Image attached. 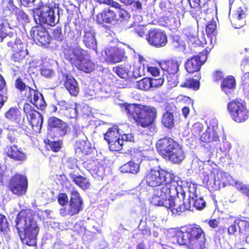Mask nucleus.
Here are the masks:
<instances>
[{
  "label": "nucleus",
  "instance_id": "nucleus-38",
  "mask_svg": "<svg viewBox=\"0 0 249 249\" xmlns=\"http://www.w3.org/2000/svg\"><path fill=\"white\" fill-rule=\"evenodd\" d=\"M18 7L14 4L12 0H8L2 5V13L3 16L6 18V20H9L10 17L13 15Z\"/></svg>",
  "mask_w": 249,
  "mask_h": 249
},
{
  "label": "nucleus",
  "instance_id": "nucleus-46",
  "mask_svg": "<svg viewBox=\"0 0 249 249\" xmlns=\"http://www.w3.org/2000/svg\"><path fill=\"white\" fill-rule=\"evenodd\" d=\"M107 143L109 150L114 152L121 150L124 145L123 140L120 137Z\"/></svg>",
  "mask_w": 249,
  "mask_h": 249
},
{
  "label": "nucleus",
  "instance_id": "nucleus-21",
  "mask_svg": "<svg viewBox=\"0 0 249 249\" xmlns=\"http://www.w3.org/2000/svg\"><path fill=\"white\" fill-rule=\"evenodd\" d=\"M30 34L33 39L37 40L41 46L49 45L52 40V37L48 31L41 25L33 26Z\"/></svg>",
  "mask_w": 249,
  "mask_h": 249
},
{
  "label": "nucleus",
  "instance_id": "nucleus-62",
  "mask_svg": "<svg viewBox=\"0 0 249 249\" xmlns=\"http://www.w3.org/2000/svg\"><path fill=\"white\" fill-rule=\"evenodd\" d=\"M118 13L120 18L122 20H127L130 17V15L128 12L122 8L119 9Z\"/></svg>",
  "mask_w": 249,
  "mask_h": 249
},
{
  "label": "nucleus",
  "instance_id": "nucleus-1",
  "mask_svg": "<svg viewBox=\"0 0 249 249\" xmlns=\"http://www.w3.org/2000/svg\"><path fill=\"white\" fill-rule=\"evenodd\" d=\"M175 178L173 173L162 169H151L146 172L143 180L147 186L155 188L162 185L153 192L152 201L155 205L168 208L170 199L178 196L179 194L182 199H185V192Z\"/></svg>",
  "mask_w": 249,
  "mask_h": 249
},
{
  "label": "nucleus",
  "instance_id": "nucleus-37",
  "mask_svg": "<svg viewBox=\"0 0 249 249\" xmlns=\"http://www.w3.org/2000/svg\"><path fill=\"white\" fill-rule=\"evenodd\" d=\"M75 149L77 152L88 155L90 153L92 148L89 146L88 142L85 140H79L75 142Z\"/></svg>",
  "mask_w": 249,
  "mask_h": 249
},
{
  "label": "nucleus",
  "instance_id": "nucleus-12",
  "mask_svg": "<svg viewBox=\"0 0 249 249\" xmlns=\"http://www.w3.org/2000/svg\"><path fill=\"white\" fill-rule=\"evenodd\" d=\"M180 65V62L173 58L162 60L159 63L163 74L166 76L168 84L171 87L177 86L178 83L177 74L179 71Z\"/></svg>",
  "mask_w": 249,
  "mask_h": 249
},
{
  "label": "nucleus",
  "instance_id": "nucleus-20",
  "mask_svg": "<svg viewBox=\"0 0 249 249\" xmlns=\"http://www.w3.org/2000/svg\"><path fill=\"white\" fill-rule=\"evenodd\" d=\"M59 106V116L63 118L73 119L77 116L78 105L73 102H70L65 100L58 101Z\"/></svg>",
  "mask_w": 249,
  "mask_h": 249
},
{
  "label": "nucleus",
  "instance_id": "nucleus-26",
  "mask_svg": "<svg viewBox=\"0 0 249 249\" xmlns=\"http://www.w3.org/2000/svg\"><path fill=\"white\" fill-rule=\"evenodd\" d=\"M5 117L9 120L15 122L20 126L26 132L29 131L26 129L25 125L22 123L24 120L19 110L16 107H11L5 113Z\"/></svg>",
  "mask_w": 249,
  "mask_h": 249
},
{
  "label": "nucleus",
  "instance_id": "nucleus-9",
  "mask_svg": "<svg viewBox=\"0 0 249 249\" xmlns=\"http://www.w3.org/2000/svg\"><path fill=\"white\" fill-rule=\"evenodd\" d=\"M227 110L231 119L236 123H243L249 117V110L246 103L241 99L236 98L229 102Z\"/></svg>",
  "mask_w": 249,
  "mask_h": 249
},
{
  "label": "nucleus",
  "instance_id": "nucleus-19",
  "mask_svg": "<svg viewBox=\"0 0 249 249\" xmlns=\"http://www.w3.org/2000/svg\"><path fill=\"white\" fill-rule=\"evenodd\" d=\"M237 231L241 234L249 232V217L242 216L236 218L227 230L230 237L235 236Z\"/></svg>",
  "mask_w": 249,
  "mask_h": 249
},
{
  "label": "nucleus",
  "instance_id": "nucleus-53",
  "mask_svg": "<svg viewBox=\"0 0 249 249\" xmlns=\"http://www.w3.org/2000/svg\"><path fill=\"white\" fill-rule=\"evenodd\" d=\"M126 153L129 155L134 160L138 159L139 157H142V154L141 150L135 147L128 148Z\"/></svg>",
  "mask_w": 249,
  "mask_h": 249
},
{
  "label": "nucleus",
  "instance_id": "nucleus-3",
  "mask_svg": "<svg viewBox=\"0 0 249 249\" xmlns=\"http://www.w3.org/2000/svg\"><path fill=\"white\" fill-rule=\"evenodd\" d=\"M35 217V212L32 210L24 209L17 214L16 219V227L18 231L19 232L21 230L24 231L23 236L20 235L21 242L28 246L37 245L39 228Z\"/></svg>",
  "mask_w": 249,
  "mask_h": 249
},
{
  "label": "nucleus",
  "instance_id": "nucleus-42",
  "mask_svg": "<svg viewBox=\"0 0 249 249\" xmlns=\"http://www.w3.org/2000/svg\"><path fill=\"white\" fill-rule=\"evenodd\" d=\"M162 124L166 128L171 129L175 126L174 117L172 113L167 111L161 117Z\"/></svg>",
  "mask_w": 249,
  "mask_h": 249
},
{
  "label": "nucleus",
  "instance_id": "nucleus-16",
  "mask_svg": "<svg viewBox=\"0 0 249 249\" xmlns=\"http://www.w3.org/2000/svg\"><path fill=\"white\" fill-rule=\"evenodd\" d=\"M148 44L156 48L163 47L167 44L168 38L165 32L159 28H151L146 35Z\"/></svg>",
  "mask_w": 249,
  "mask_h": 249
},
{
  "label": "nucleus",
  "instance_id": "nucleus-58",
  "mask_svg": "<svg viewBox=\"0 0 249 249\" xmlns=\"http://www.w3.org/2000/svg\"><path fill=\"white\" fill-rule=\"evenodd\" d=\"M212 78L213 81L215 82L222 81L224 78L223 72L220 70L214 71L212 74Z\"/></svg>",
  "mask_w": 249,
  "mask_h": 249
},
{
  "label": "nucleus",
  "instance_id": "nucleus-4",
  "mask_svg": "<svg viewBox=\"0 0 249 249\" xmlns=\"http://www.w3.org/2000/svg\"><path fill=\"white\" fill-rule=\"evenodd\" d=\"M65 58L78 70L85 73H90L96 68L91 59L90 53L79 47H68L63 50Z\"/></svg>",
  "mask_w": 249,
  "mask_h": 249
},
{
  "label": "nucleus",
  "instance_id": "nucleus-14",
  "mask_svg": "<svg viewBox=\"0 0 249 249\" xmlns=\"http://www.w3.org/2000/svg\"><path fill=\"white\" fill-rule=\"evenodd\" d=\"M70 130L68 124L62 119L55 116H51L47 121V134L51 139L63 137Z\"/></svg>",
  "mask_w": 249,
  "mask_h": 249
},
{
  "label": "nucleus",
  "instance_id": "nucleus-57",
  "mask_svg": "<svg viewBox=\"0 0 249 249\" xmlns=\"http://www.w3.org/2000/svg\"><path fill=\"white\" fill-rule=\"evenodd\" d=\"M151 80L152 89L158 88L161 86L163 85L164 81V78L162 77L159 78H151Z\"/></svg>",
  "mask_w": 249,
  "mask_h": 249
},
{
  "label": "nucleus",
  "instance_id": "nucleus-31",
  "mask_svg": "<svg viewBox=\"0 0 249 249\" xmlns=\"http://www.w3.org/2000/svg\"><path fill=\"white\" fill-rule=\"evenodd\" d=\"M200 140L208 143L219 141V138L214 127L208 126L205 132L200 136Z\"/></svg>",
  "mask_w": 249,
  "mask_h": 249
},
{
  "label": "nucleus",
  "instance_id": "nucleus-55",
  "mask_svg": "<svg viewBox=\"0 0 249 249\" xmlns=\"http://www.w3.org/2000/svg\"><path fill=\"white\" fill-rule=\"evenodd\" d=\"M19 137L18 132L16 130L10 131L7 135V138L11 143H17Z\"/></svg>",
  "mask_w": 249,
  "mask_h": 249
},
{
  "label": "nucleus",
  "instance_id": "nucleus-34",
  "mask_svg": "<svg viewBox=\"0 0 249 249\" xmlns=\"http://www.w3.org/2000/svg\"><path fill=\"white\" fill-rule=\"evenodd\" d=\"M236 86L235 78L231 75H228L224 78L221 83V90L226 94L230 93L231 90H234Z\"/></svg>",
  "mask_w": 249,
  "mask_h": 249
},
{
  "label": "nucleus",
  "instance_id": "nucleus-24",
  "mask_svg": "<svg viewBox=\"0 0 249 249\" xmlns=\"http://www.w3.org/2000/svg\"><path fill=\"white\" fill-rule=\"evenodd\" d=\"M116 20V15L115 12L110 9H105L97 15L96 21L106 29H109L105 23L111 24Z\"/></svg>",
  "mask_w": 249,
  "mask_h": 249
},
{
  "label": "nucleus",
  "instance_id": "nucleus-32",
  "mask_svg": "<svg viewBox=\"0 0 249 249\" xmlns=\"http://www.w3.org/2000/svg\"><path fill=\"white\" fill-rule=\"evenodd\" d=\"M69 177L72 182L82 190H86L89 188L91 184L89 178L72 173L69 174Z\"/></svg>",
  "mask_w": 249,
  "mask_h": 249
},
{
  "label": "nucleus",
  "instance_id": "nucleus-15",
  "mask_svg": "<svg viewBox=\"0 0 249 249\" xmlns=\"http://www.w3.org/2000/svg\"><path fill=\"white\" fill-rule=\"evenodd\" d=\"M7 46L12 49L13 53L11 59L15 63H21L29 53L27 44L19 37H17L14 42H8Z\"/></svg>",
  "mask_w": 249,
  "mask_h": 249
},
{
  "label": "nucleus",
  "instance_id": "nucleus-23",
  "mask_svg": "<svg viewBox=\"0 0 249 249\" xmlns=\"http://www.w3.org/2000/svg\"><path fill=\"white\" fill-rule=\"evenodd\" d=\"M217 179L214 178L211 185L209 184V189L215 191L219 190L230 184L231 176L225 172L218 171L217 173Z\"/></svg>",
  "mask_w": 249,
  "mask_h": 249
},
{
  "label": "nucleus",
  "instance_id": "nucleus-6",
  "mask_svg": "<svg viewBox=\"0 0 249 249\" xmlns=\"http://www.w3.org/2000/svg\"><path fill=\"white\" fill-rule=\"evenodd\" d=\"M14 85L23 99L32 104L37 109L44 110L45 108L46 103L42 94L33 89L31 83L26 84L21 77H18L15 80Z\"/></svg>",
  "mask_w": 249,
  "mask_h": 249
},
{
  "label": "nucleus",
  "instance_id": "nucleus-33",
  "mask_svg": "<svg viewBox=\"0 0 249 249\" xmlns=\"http://www.w3.org/2000/svg\"><path fill=\"white\" fill-rule=\"evenodd\" d=\"M206 15H209L211 20L207 24L205 28V32L207 35H211L214 33L216 30V23L214 19L215 12L213 8H208L204 10Z\"/></svg>",
  "mask_w": 249,
  "mask_h": 249
},
{
  "label": "nucleus",
  "instance_id": "nucleus-2",
  "mask_svg": "<svg viewBox=\"0 0 249 249\" xmlns=\"http://www.w3.org/2000/svg\"><path fill=\"white\" fill-rule=\"evenodd\" d=\"M128 119L133 121L138 128H156L155 121L157 117L156 107L151 106L138 104L124 103Z\"/></svg>",
  "mask_w": 249,
  "mask_h": 249
},
{
  "label": "nucleus",
  "instance_id": "nucleus-27",
  "mask_svg": "<svg viewBox=\"0 0 249 249\" xmlns=\"http://www.w3.org/2000/svg\"><path fill=\"white\" fill-rule=\"evenodd\" d=\"M63 76L66 78L64 82L65 88L71 96H77L80 91L77 81L71 76L66 74H64Z\"/></svg>",
  "mask_w": 249,
  "mask_h": 249
},
{
  "label": "nucleus",
  "instance_id": "nucleus-51",
  "mask_svg": "<svg viewBox=\"0 0 249 249\" xmlns=\"http://www.w3.org/2000/svg\"><path fill=\"white\" fill-rule=\"evenodd\" d=\"M171 46L174 49L181 48L184 46V41L178 36H174L172 37Z\"/></svg>",
  "mask_w": 249,
  "mask_h": 249
},
{
  "label": "nucleus",
  "instance_id": "nucleus-36",
  "mask_svg": "<svg viewBox=\"0 0 249 249\" xmlns=\"http://www.w3.org/2000/svg\"><path fill=\"white\" fill-rule=\"evenodd\" d=\"M207 239L206 236L204 238L195 239L185 242L188 249H205Z\"/></svg>",
  "mask_w": 249,
  "mask_h": 249
},
{
  "label": "nucleus",
  "instance_id": "nucleus-39",
  "mask_svg": "<svg viewBox=\"0 0 249 249\" xmlns=\"http://www.w3.org/2000/svg\"><path fill=\"white\" fill-rule=\"evenodd\" d=\"M119 130L120 129L117 125H113L112 127L109 128L107 132L104 135V139L107 142H108L121 137Z\"/></svg>",
  "mask_w": 249,
  "mask_h": 249
},
{
  "label": "nucleus",
  "instance_id": "nucleus-64",
  "mask_svg": "<svg viewBox=\"0 0 249 249\" xmlns=\"http://www.w3.org/2000/svg\"><path fill=\"white\" fill-rule=\"evenodd\" d=\"M226 228L223 226L220 227L215 231V235L219 238H224L225 236Z\"/></svg>",
  "mask_w": 249,
  "mask_h": 249
},
{
  "label": "nucleus",
  "instance_id": "nucleus-52",
  "mask_svg": "<svg viewBox=\"0 0 249 249\" xmlns=\"http://www.w3.org/2000/svg\"><path fill=\"white\" fill-rule=\"evenodd\" d=\"M9 27L3 23L0 24V42H2L4 38L9 34Z\"/></svg>",
  "mask_w": 249,
  "mask_h": 249
},
{
  "label": "nucleus",
  "instance_id": "nucleus-7",
  "mask_svg": "<svg viewBox=\"0 0 249 249\" xmlns=\"http://www.w3.org/2000/svg\"><path fill=\"white\" fill-rule=\"evenodd\" d=\"M58 0H41L34 12L37 14L40 22L54 26L56 23L54 9L58 8Z\"/></svg>",
  "mask_w": 249,
  "mask_h": 249
},
{
  "label": "nucleus",
  "instance_id": "nucleus-63",
  "mask_svg": "<svg viewBox=\"0 0 249 249\" xmlns=\"http://www.w3.org/2000/svg\"><path fill=\"white\" fill-rule=\"evenodd\" d=\"M147 71L153 76H157L160 74V71L158 68L153 66H148L146 68Z\"/></svg>",
  "mask_w": 249,
  "mask_h": 249
},
{
  "label": "nucleus",
  "instance_id": "nucleus-11",
  "mask_svg": "<svg viewBox=\"0 0 249 249\" xmlns=\"http://www.w3.org/2000/svg\"><path fill=\"white\" fill-rule=\"evenodd\" d=\"M23 111L32 127V130H30L25 125L26 129L29 131L27 133L30 134L40 133L44 120L43 115L28 103L24 104Z\"/></svg>",
  "mask_w": 249,
  "mask_h": 249
},
{
  "label": "nucleus",
  "instance_id": "nucleus-59",
  "mask_svg": "<svg viewBox=\"0 0 249 249\" xmlns=\"http://www.w3.org/2000/svg\"><path fill=\"white\" fill-rule=\"evenodd\" d=\"M138 61L140 64L139 66V69H142V71L143 72L147 68V67L148 66L147 61L143 56L140 54L138 55Z\"/></svg>",
  "mask_w": 249,
  "mask_h": 249
},
{
  "label": "nucleus",
  "instance_id": "nucleus-35",
  "mask_svg": "<svg viewBox=\"0 0 249 249\" xmlns=\"http://www.w3.org/2000/svg\"><path fill=\"white\" fill-rule=\"evenodd\" d=\"M131 67L128 64H122L114 67L112 71L121 78L127 80L130 77Z\"/></svg>",
  "mask_w": 249,
  "mask_h": 249
},
{
  "label": "nucleus",
  "instance_id": "nucleus-61",
  "mask_svg": "<svg viewBox=\"0 0 249 249\" xmlns=\"http://www.w3.org/2000/svg\"><path fill=\"white\" fill-rule=\"evenodd\" d=\"M8 222L4 215L0 214V231H3L8 228Z\"/></svg>",
  "mask_w": 249,
  "mask_h": 249
},
{
  "label": "nucleus",
  "instance_id": "nucleus-41",
  "mask_svg": "<svg viewBox=\"0 0 249 249\" xmlns=\"http://www.w3.org/2000/svg\"><path fill=\"white\" fill-rule=\"evenodd\" d=\"M121 168L122 172L136 174L139 172L140 164L130 161L123 165Z\"/></svg>",
  "mask_w": 249,
  "mask_h": 249
},
{
  "label": "nucleus",
  "instance_id": "nucleus-28",
  "mask_svg": "<svg viewBox=\"0 0 249 249\" xmlns=\"http://www.w3.org/2000/svg\"><path fill=\"white\" fill-rule=\"evenodd\" d=\"M84 167L92 174H98L104 170V167L101 160L96 158L88 160L83 162Z\"/></svg>",
  "mask_w": 249,
  "mask_h": 249
},
{
  "label": "nucleus",
  "instance_id": "nucleus-44",
  "mask_svg": "<svg viewBox=\"0 0 249 249\" xmlns=\"http://www.w3.org/2000/svg\"><path fill=\"white\" fill-rule=\"evenodd\" d=\"M151 78L145 77L139 81L136 84V88L140 90L148 91L152 89Z\"/></svg>",
  "mask_w": 249,
  "mask_h": 249
},
{
  "label": "nucleus",
  "instance_id": "nucleus-60",
  "mask_svg": "<svg viewBox=\"0 0 249 249\" xmlns=\"http://www.w3.org/2000/svg\"><path fill=\"white\" fill-rule=\"evenodd\" d=\"M187 188L188 189V192L190 193L189 196H194L196 195L197 191V185L195 183L189 182L187 183Z\"/></svg>",
  "mask_w": 249,
  "mask_h": 249
},
{
  "label": "nucleus",
  "instance_id": "nucleus-50",
  "mask_svg": "<svg viewBox=\"0 0 249 249\" xmlns=\"http://www.w3.org/2000/svg\"><path fill=\"white\" fill-rule=\"evenodd\" d=\"M72 230L80 235H85L86 231V227L82 221L76 222L71 229Z\"/></svg>",
  "mask_w": 249,
  "mask_h": 249
},
{
  "label": "nucleus",
  "instance_id": "nucleus-18",
  "mask_svg": "<svg viewBox=\"0 0 249 249\" xmlns=\"http://www.w3.org/2000/svg\"><path fill=\"white\" fill-rule=\"evenodd\" d=\"M208 53L207 50L205 49L197 55H194L188 59L184 64L186 71L189 73L199 71L201 66L207 59Z\"/></svg>",
  "mask_w": 249,
  "mask_h": 249
},
{
  "label": "nucleus",
  "instance_id": "nucleus-56",
  "mask_svg": "<svg viewBox=\"0 0 249 249\" xmlns=\"http://www.w3.org/2000/svg\"><path fill=\"white\" fill-rule=\"evenodd\" d=\"M57 201L58 204L62 206L67 204L69 202L67 195L65 193H59L57 196Z\"/></svg>",
  "mask_w": 249,
  "mask_h": 249
},
{
  "label": "nucleus",
  "instance_id": "nucleus-22",
  "mask_svg": "<svg viewBox=\"0 0 249 249\" xmlns=\"http://www.w3.org/2000/svg\"><path fill=\"white\" fill-rule=\"evenodd\" d=\"M107 56L106 61L111 64H115L125 61L127 56L124 49L118 47H111L106 51Z\"/></svg>",
  "mask_w": 249,
  "mask_h": 249
},
{
  "label": "nucleus",
  "instance_id": "nucleus-29",
  "mask_svg": "<svg viewBox=\"0 0 249 249\" xmlns=\"http://www.w3.org/2000/svg\"><path fill=\"white\" fill-rule=\"evenodd\" d=\"M6 153L9 158L16 161H23L27 158L26 154L18 148L16 145L7 146Z\"/></svg>",
  "mask_w": 249,
  "mask_h": 249
},
{
  "label": "nucleus",
  "instance_id": "nucleus-54",
  "mask_svg": "<svg viewBox=\"0 0 249 249\" xmlns=\"http://www.w3.org/2000/svg\"><path fill=\"white\" fill-rule=\"evenodd\" d=\"M41 74L47 78H51L54 74V71L47 67H43L40 69Z\"/></svg>",
  "mask_w": 249,
  "mask_h": 249
},
{
  "label": "nucleus",
  "instance_id": "nucleus-10",
  "mask_svg": "<svg viewBox=\"0 0 249 249\" xmlns=\"http://www.w3.org/2000/svg\"><path fill=\"white\" fill-rule=\"evenodd\" d=\"M178 242L180 245H185V242L189 240L204 238L205 232L199 225L192 224L181 227L176 232Z\"/></svg>",
  "mask_w": 249,
  "mask_h": 249
},
{
  "label": "nucleus",
  "instance_id": "nucleus-43",
  "mask_svg": "<svg viewBox=\"0 0 249 249\" xmlns=\"http://www.w3.org/2000/svg\"><path fill=\"white\" fill-rule=\"evenodd\" d=\"M181 88L191 89L194 90H197L199 89L200 82L193 78H189L185 79L180 85Z\"/></svg>",
  "mask_w": 249,
  "mask_h": 249
},
{
  "label": "nucleus",
  "instance_id": "nucleus-49",
  "mask_svg": "<svg viewBox=\"0 0 249 249\" xmlns=\"http://www.w3.org/2000/svg\"><path fill=\"white\" fill-rule=\"evenodd\" d=\"M204 129V126L203 125L199 123V122H196L193 124L192 125V127L191 128V132L192 134L196 137L200 136L201 132Z\"/></svg>",
  "mask_w": 249,
  "mask_h": 249
},
{
  "label": "nucleus",
  "instance_id": "nucleus-47",
  "mask_svg": "<svg viewBox=\"0 0 249 249\" xmlns=\"http://www.w3.org/2000/svg\"><path fill=\"white\" fill-rule=\"evenodd\" d=\"M185 36L187 38L188 44L194 45L198 43V33L195 30L191 29H188L186 31Z\"/></svg>",
  "mask_w": 249,
  "mask_h": 249
},
{
  "label": "nucleus",
  "instance_id": "nucleus-25",
  "mask_svg": "<svg viewBox=\"0 0 249 249\" xmlns=\"http://www.w3.org/2000/svg\"><path fill=\"white\" fill-rule=\"evenodd\" d=\"M202 169V174L204 176L202 178L203 183L209 189V184H212L215 178V175L217 174L218 170L210 164H204Z\"/></svg>",
  "mask_w": 249,
  "mask_h": 249
},
{
  "label": "nucleus",
  "instance_id": "nucleus-8",
  "mask_svg": "<svg viewBox=\"0 0 249 249\" xmlns=\"http://www.w3.org/2000/svg\"><path fill=\"white\" fill-rule=\"evenodd\" d=\"M168 205V209L170 210L174 215H180L186 211H192L194 207L198 210L203 209L206 205L204 199L197 195L194 196H189L186 202L183 201L182 203L177 205L175 197L171 199Z\"/></svg>",
  "mask_w": 249,
  "mask_h": 249
},
{
  "label": "nucleus",
  "instance_id": "nucleus-40",
  "mask_svg": "<svg viewBox=\"0 0 249 249\" xmlns=\"http://www.w3.org/2000/svg\"><path fill=\"white\" fill-rule=\"evenodd\" d=\"M188 1L191 7L189 11L190 14L195 18H199L202 13L200 0H188Z\"/></svg>",
  "mask_w": 249,
  "mask_h": 249
},
{
  "label": "nucleus",
  "instance_id": "nucleus-45",
  "mask_svg": "<svg viewBox=\"0 0 249 249\" xmlns=\"http://www.w3.org/2000/svg\"><path fill=\"white\" fill-rule=\"evenodd\" d=\"M17 20L21 24H26L29 21V16L22 10L18 7L14 13Z\"/></svg>",
  "mask_w": 249,
  "mask_h": 249
},
{
  "label": "nucleus",
  "instance_id": "nucleus-5",
  "mask_svg": "<svg viewBox=\"0 0 249 249\" xmlns=\"http://www.w3.org/2000/svg\"><path fill=\"white\" fill-rule=\"evenodd\" d=\"M158 153L173 163H180L185 158L182 146L173 138L165 136L159 139L156 144Z\"/></svg>",
  "mask_w": 249,
  "mask_h": 249
},
{
  "label": "nucleus",
  "instance_id": "nucleus-13",
  "mask_svg": "<svg viewBox=\"0 0 249 249\" xmlns=\"http://www.w3.org/2000/svg\"><path fill=\"white\" fill-rule=\"evenodd\" d=\"M28 181L27 177L21 174L16 173L7 180L6 188L13 195L17 196L25 195L27 191Z\"/></svg>",
  "mask_w": 249,
  "mask_h": 249
},
{
  "label": "nucleus",
  "instance_id": "nucleus-48",
  "mask_svg": "<svg viewBox=\"0 0 249 249\" xmlns=\"http://www.w3.org/2000/svg\"><path fill=\"white\" fill-rule=\"evenodd\" d=\"M45 144L49 146L50 149L53 152H57L61 149L62 146V141L58 140L56 141H52L47 140L44 141Z\"/></svg>",
  "mask_w": 249,
  "mask_h": 249
},
{
  "label": "nucleus",
  "instance_id": "nucleus-30",
  "mask_svg": "<svg viewBox=\"0 0 249 249\" xmlns=\"http://www.w3.org/2000/svg\"><path fill=\"white\" fill-rule=\"evenodd\" d=\"M83 42L85 45L88 48L92 49L97 53V41L95 37V33L91 29H85L83 36Z\"/></svg>",
  "mask_w": 249,
  "mask_h": 249
},
{
  "label": "nucleus",
  "instance_id": "nucleus-17",
  "mask_svg": "<svg viewBox=\"0 0 249 249\" xmlns=\"http://www.w3.org/2000/svg\"><path fill=\"white\" fill-rule=\"evenodd\" d=\"M83 201L77 191H72L69 202L67 210L65 208L60 209V213L63 216H73L78 214L83 209Z\"/></svg>",
  "mask_w": 249,
  "mask_h": 249
}]
</instances>
